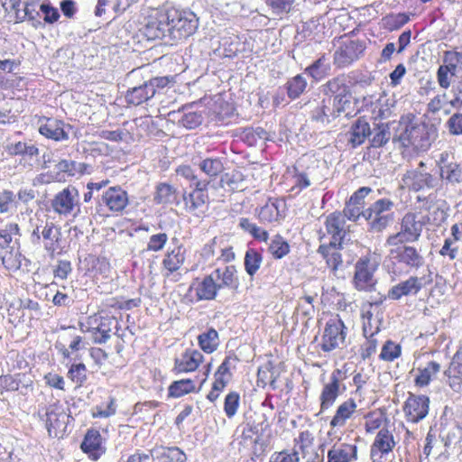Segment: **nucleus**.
Instances as JSON below:
<instances>
[{"label":"nucleus","mask_w":462,"mask_h":462,"mask_svg":"<svg viewBox=\"0 0 462 462\" xmlns=\"http://www.w3.org/2000/svg\"><path fill=\"white\" fill-rule=\"evenodd\" d=\"M399 134L393 137V143H400L402 147L425 152L431 146L438 136L437 128L425 123H399Z\"/></svg>","instance_id":"obj_1"},{"label":"nucleus","mask_w":462,"mask_h":462,"mask_svg":"<svg viewBox=\"0 0 462 462\" xmlns=\"http://www.w3.org/2000/svg\"><path fill=\"white\" fill-rule=\"evenodd\" d=\"M428 221L429 217L421 213H406L402 218L400 231L389 236L385 245L394 246L418 241Z\"/></svg>","instance_id":"obj_2"},{"label":"nucleus","mask_w":462,"mask_h":462,"mask_svg":"<svg viewBox=\"0 0 462 462\" xmlns=\"http://www.w3.org/2000/svg\"><path fill=\"white\" fill-rule=\"evenodd\" d=\"M394 203L389 199H380L363 210V217L367 221L369 231L383 232L394 220Z\"/></svg>","instance_id":"obj_3"},{"label":"nucleus","mask_w":462,"mask_h":462,"mask_svg":"<svg viewBox=\"0 0 462 462\" xmlns=\"http://www.w3.org/2000/svg\"><path fill=\"white\" fill-rule=\"evenodd\" d=\"M169 20L171 44L189 37L197 31L199 26L197 15L190 11L169 10Z\"/></svg>","instance_id":"obj_4"},{"label":"nucleus","mask_w":462,"mask_h":462,"mask_svg":"<svg viewBox=\"0 0 462 462\" xmlns=\"http://www.w3.org/2000/svg\"><path fill=\"white\" fill-rule=\"evenodd\" d=\"M172 78L168 76L155 77L143 84L129 89L125 95L128 104L139 106L155 96L171 81Z\"/></svg>","instance_id":"obj_5"},{"label":"nucleus","mask_w":462,"mask_h":462,"mask_svg":"<svg viewBox=\"0 0 462 462\" xmlns=\"http://www.w3.org/2000/svg\"><path fill=\"white\" fill-rule=\"evenodd\" d=\"M402 182L409 189L418 192L437 188L439 179L427 171L423 162H420L416 168L408 170L403 174Z\"/></svg>","instance_id":"obj_6"},{"label":"nucleus","mask_w":462,"mask_h":462,"mask_svg":"<svg viewBox=\"0 0 462 462\" xmlns=\"http://www.w3.org/2000/svg\"><path fill=\"white\" fill-rule=\"evenodd\" d=\"M379 262L376 256L367 254L358 259L355 265L354 285L358 291H370L375 284L374 273Z\"/></svg>","instance_id":"obj_7"},{"label":"nucleus","mask_w":462,"mask_h":462,"mask_svg":"<svg viewBox=\"0 0 462 462\" xmlns=\"http://www.w3.org/2000/svg\"><path fill=\"white\" fill-rule=\"evenodd\" d=\"M346 327L338 318L330 319L324 328L320 347L324 352H331L341 347L346 339Z\"/></svg>","instance_id":"obj_8"},{"label":"nucleus","mask_w":462,"mask_h":462,"mask_svg":"<svg viewBox=\"0 0 462 462\" xmlns=\"http://www.w3.org/2000/svg\"><path fill=\"white\" fill-rule=\"evenodd\" d=\"M344 374L340 369H335L330 374V381L323 385L319 395L320 411L323 412L333 406L337 398L346 389L341 385L344 380Z\"/></svg>","instance_id":"obj_9"},{"label":"nucleus","mask_w":462,"mask_h":462,"mask_svg":"<svg viewBox=\"0 0 462 462\" xmlns=\"http://www.w3.org/2000/svg\"><path fill=\"white\" fill-rule=\"evenodd\" d=\"M395 246V248H392L389 251L391 259L395 260L411 270H418L424 265L425 259L420 249L412 245H406L405 244Z\"/></svg>","instance_id":"obj_10"},{"label":"nucleus","mask_w":462,"mask_h":462,"mask_svg":"<svg viewBox=\"0 0 462 462\" xmlns=\"http://www.w3.org/2000/svg\"><path fill=\"white\" fill-rule=\"evenodd\" d=\"M430 402V398L426 395H416L409 393L402 407L407 421L418 423L425 419L429 413Z\"/></svg>","instance_id":"obj_11"},{"label":"nucleus","mask_w":462,"mask_h":462,"mask_svg":"<svg viewBox=\"0 0 462 462\" xmlns=\"http://www.w3.org/2000/svg\"><path fill=\"white\" fill-rule=\"evenodd\" d=\"M54 212L59 215H70L79 206V193L76 187L69 185L58 192L51 202Z\"/></svg>","instance_id":"obj_12"},{"label":"nucleus","mask_w":462,"mask_h":462,"mask_svg":"<svg viewBox=\"0 0 462 462\" xmlns=\"http://www.w3.org/2000/svg\"><path fill=\"white\" fill-rule=\"evenodd\" d=\"M209 185L210 180L197 181L190 184L191 190L189 192H183L182 198L187 212L196 214L206 205L208 201L207 190Z\"/></svg>","instance_id":"obj_13"},{"label":"nucleus","mask_w":462,"mask_h":462,"mask_svg":"<svg viewBox=\"0 0 462 462\" xmlns=\"http://www.w3.org/2000/svg\"><path fill=\"white\" fill-rule=\"evenodd\" d=\"M170 32L169 11L157 12L155 16L151 17L143 28V33L148 40L162 39L171 44Z\"/></svg>","instance_id":"obj_14"},{"label":"nucleus","mask_w":462,"mask_h":462,"mask_svg":"<svg viewBox=\"0 0 462 462\" xmlns=\"http://www.w3.org/2000/svg\"><path fill=\"white\" fill-rule=\"evenodd\" d=\"M365 51V45L359 41L346 39L342 41L334 53L335 64L339 68H345L358 60Z\"/></svg>","instance_id":"obj_15"},{"label":"nucleus","mask_w":462,"mask_h":462,"mask_svg":"<svg viewBox=\"0 0 462 462\" xmlns=\"http://www.w3.org/2000/svg\"><path fill=\"white\" fill-rule=\"evenodd\" d=\"M357 439L350 442L337 439L328 449L327 462H356L358 459Z\"/></svg>","instance_id":"obj_16"},{"label":"nucleus","mask_w":462,"mask_h":462,"mask_svg":"<svg viewBox=\"0 0 462 462\" xmlns=\"http://www.w3.org/2000/svg\"><path fill=\"white\" fill-rule=\"evenodd\" d=\"M395 446L393 434L387 429H381L371 446L370 456L373 462H383V459Z\"/></svg>","instance_id":"obj_17"},{"label":"nucleus","mask_w":462,"mask_h":462,"mask_svg":"<svg viewBox=\"0 0 462 462\" xmlns=\"http://www.w3.org/2000/svg\"><path fill=\"white\" fill-rule=\"evenodd\" d=\"M423 281L422 277L410 276L407 280L393 286L388 291L387 296L390 300H399L403 296L416 295L422 289Z\"/></svg>","instance_id":"obj_18"},{"label":"nucleus","mask_w":462,"mask_h":462,"mask_svg":"<svg viewBox=\"0 0 462 462\" xmlns=\"http://www.w3.org/2000/svg\"><path fill=\"white\" fill-rule=\"evenodd\" d=\"M345 217L341 212L336 211L329 214L325 220V227L328 236L329 243L333 245H342L346 235Z\"/></svg>","instance_id":"obj_19"},{"label":"nucleus","mask_w":462,"mask_h":462,"mask_svg":"<svg viewBox=\"0 0 462 462\" xmlns=\"http://www.w3.org/2000/svg\"><path fill=\"white\" fill-rule=\"evenodd\" d=\"M202 361L203 355L199 350L186 349L180 356L175 358L173 372L175 374L193 372Z\"/></svg>","instance_id":"obj_20"},{"label":"nucleus","mask_w":462,"mask_h":462,"mask_svg":"<svg viewBox=\"0 0 462 462\" xmlns=\"http://www.w3.org/2000/svg\"><path fill=\"white\" fill-rule=\"evenodd\" d=\"M103 203L113 212L122 211L128 204V196L122 188L111 187L102 196Z\"/></svg>","instance_id":"obj_21"},{"label":"nucleus","mask_w":462,"mask_h":462,"mask_svg":"<svg viewBox=\"0 0 462 462\" xmlns=\"http://www.w3.org/2000/svg\"><path fill=\"white\" fill-rule=\"evenodd\" d=\"M69 129L70 125H66L62 121L48 119L44 125L40 126L39 132L49 139L64 141L69 139Z\"/></svg>","instance_id":"obj_22"},{"label":"nucleus","mask_w":462,"mask_h":462,"mask_svg":"<svg viewBox=\"0 0 462 462\" xmlns=\"http://www.w3.org/2000/svg\"><path fill=\"white\" fill-rule=\"evenodd\" d=\"M441 366L436 361H429L416 369L414 383L418 387L428 386L440 372Z\"/></svg>","instance_id":"obj_23"},{"label":"nucleus","mask_w":462,"mask_h":462,"mask_svg":"<svg viewBox=\"0 0 462 462\" xmlns=\"http://www.w3.org/2000/svg\"><path fill=\"white\" fill-rule=\"evenodd\" d=\"M215 280H220V283H217L219 290L222 288H229L232 290H237L239 287V278L237 275V270L235 265H227L225 268H217L213 273Z\"/></svg>","instance_id":"obj_24"},{"label":"nucleus","mask_w":462,"mask_h":462,"mask_svg":"<svg viewBox=\"0 0 462 462\" xmlns=\"http://www.w3.org/2000/svg\"><path fill=\"white\" fill-rule=\"evenodd\" d=\"M450 233L451 236L445 239L439 254L442 256H448L450 260H454L458 254V248L454 244L462 240V221L454 224L450 228Z\"/></svg>","instance_id":"obj_25"},{"label":"nucleus","mask_w":462,"mask_h":462,"mask_svg":"<svg viewBox=\"0 0 462 462\" xmlns=\"http://www.w3.org/2000/svg\"><path fill=\"white\" fill-rule=\"evenodd\" d=\"M102 438L98 430L91 429L88 430L84 440L81 444V448L85 453L89 454L92 459L97 460L104 452L101 447Z\"/></svg>","instance_id":"obj_26"},{"label":"nucleus","mask_w":462,"mask_h":462,"mask_svg":"<svg viewBox=\"0 0 462 462\" xmlns=\"http://www.w3.org/2000/svg\"><path fill=\"white\" fill-rule=\"evenodd\" d=\"M357 404L352 398L343 402L335 412V415L330 420V426L332 428H341L345 426L346 420L350 419L353 414L356 411Z\"/></svg>","instance_id":"obj_27"},{"label":"nucleus","mask_w":462,"mask_h":462,"mask_svg":"<svg viewBox=\"0 0 462 462\" xmlns=\"http://www.w3.org/2000/svg\"><path fill=\"white\" fill-rule=\"evenodd\" d=\"M41 234L44 242V249L51 254H54L59 248V242L60 240L61 233L60 227L52 222H46L42 226Z\"/></svg>","instance_id":"obj_28"},{"label":"nucleus","mask_w":462,"mask_h":462,"mask_svg":"<svg viewBox=\"0 0 462 462\" xmlns=\"http://www.w3.org/2000/svg\"><path fill=\"white\" fill-rule=\"evenodd\" d=\"M342 245H333V243L320 245L318 253L326 260L328 266L334 272L342 264V255L339 252Z\"/></svg>","instance_id":"obj_29"},{"label":"nucleus","mask_w":462,"mask_h":462,"mask_svg":"<svg viewBox=\"0 0 462 462\" xmlns=\"http://www.w3.org/2000/svg\"><path fill=\"white\" fill-rule=\"evenodd\" d=\"M195 290L196 296L199 300H211L217 297L219 286H217V283L211 273L210 275L205 276L202 281L199 282Z\"/></svg>","instance_id":"obj_30"},{"label":"nucleus","mask_w":462,"mask_h":462,"mask_svg":"<svg viewBox=\"0 0 462 462\" xmlns=\"http://www.w3.org/2000/svg\"><path fill=\"white\" fill-rule=\"evenodd\" d=\"M68 419L66 413L57 412L53 408H48L45 412V424L50 436L57 437L59 432L65 429V420Z\"/></svg>","instance_id":"obj_31"},{"label":"nucleus","mask_w":462,"mask_h":462,"mask_svg":"<svg viewBox=\"0 0 462 462\" xmlns=\"http://www.w3.org/2000/svg\"><path fill=\"white\" fill-rule=\"evenodd\" d=\"M185 248L182 245L177 246L171 251L168 252L163 260L162 265L167 270L165 276L178 271L185 262Z\"/></svg>","instance_id":"obj_32"},{"label":"nucleus","mask_w":462,"mask_h":462,"mask_svg":"<svg viewBox=\"0 0 462 462\" xmlns=\"http://www.w3.org/2000/svg\"><path fill=\"white\" fill-rule=\"evenodd\" d=\"M284 206L282 200L277 199H269L268 201L260 208L258 217L263 222H275L282 217L281 208Z\"/></svg>","instance_id":"obj_33"},{"label":"nucleus","mask_w":462,"mask_h":462,"mask_svg":"<svg viewBox=\"0 0 462 462\" xmlns=\"http://www.w3.org/2000/svg\"><path fill=\"white\" fill-rule=\"evenodd\" d=\"M372 134L369 124L363 118H358L349 132L348 143L356 147L365 143L367 136Z\"/></svg>","instance_id":"obj_34"},{"label":"nucleus","mask_w":462,"mask_h":462,"mask_svg":"<svg viewBox=\"0 0 462 462\" xmlns=\"http://www.w3.org/2000/svg\"><path fill=\"white\" fill-rule=\"evenodd\" d=\"M55 168L59 172L66 173L70 177L89 174L91 171V166L89 164L71 160H61L55 165Z\"/></svg>","instance_id":"obj_35"},{"label":"nucleus","mask_w":462,"mask_h":462,"mask_svg":"<svg viewBox=\"0 0 462 462\" xmlns=\"http://www.w3.org/2000/svg\"><path fill=\"white\" fill-rule=\"evenodd\" d=\"M151 453L156 454V458L163 462H187V455L178 447H164L153 448Z\"/></svg>","instance_id":"obj_36"},{"label":"nucleus","mask_w":462,"mask_h":462,"mask_svg":"<svg viewBox=\"0 0 462 462\" xmlns=\"http://www.w3.org/2000/svg\"><path fill=\"white\" fill-rule=\"evenodd\" d=\"M195 164L208 178L206 180L210 181L216 177H217L224 171L222 160L217 157L206 158L200 160L199 162Z\"/></svg>","instance_id":"obj_37"},{"label":"nucleus","mask_w":462,"mask_h":462,"mask_svg":"<svg viewBox=\"0 0 462 462\" xmlns=\"http://www.w3.org/2000/svg\"><path fill=\"white\" fill-rule=\"evenodd\" d=\"M445 375L448 377V383L450 388L455 392L462 391V363L453 360L449 366L445 371Z\"/></svg>","instance_id":"obj_38"},{"label":"nucleus","mask_w":462,"mask_h":462,"mask_svg":"<svg viewBox=\"0 0 462 462\" xmlns=\"http://www.w3.org/2000/svg\"><path fill=\"white\" fill-rule=\"evenodd\" d=\"M322 91L327 97H335L350 91L344 76H338L328 80L322 86Z\"/></svg>","instance_id":"obj_39"},{"label":"nucleus","mask_w":462,"mask_h":462,"mask_svg":"<svg viewBox=\"0 0 462 462\" xmlns=\"http://www.w3.org/2000/svg\"><path fill=\"white\" fill-rule=\"evenodd\" d=\"M198 343L205 353H213L219 346L217 331L213 328H208L206 332L199 335Z\"/></svg>","instance_id":"obj_40"},{"label":"nucleus","mask_w":462,"mask_h":462,"mask_svg":"<svg viewBox=\"0 0 462 462\" xmlns=\"http://www.w3.org/2000/svg\"><path fill=\"white\" fill-rule=\"evenodd\" d=\"M443 63L440 67L448 72L459 73L462 71V52L456 51H446L442 57Z\"/></svg>","instance_id":"obj_41"},{"label":"nucleus","mask_w":462,"mask_h":462,"mask_svg":"<svg viewBox=\"0 0 462 462\" xmlns=\"http://www.w3.org/2000/svg\"><path fill=\"white\" fill-rule=\"evenodd\" d=\"M308 86L306 79L301 75L298 74L290 79L284 85V88L287 92L289 98L294 100L306 90Z\"/></svg>","instance_id":"obj_42"},{"label":"nucleus","mask_w":462,"mask_h":462,"mask_svg":"<svg viewBox=\"0 0 462 462\" xmlns=\"http://www.w3.org/2000/svg\"><path fill=\"white\" fill-rule=\"evenodd\" d=\"M330 69L329 63L325 55L316 60L312 64L308 66L304 73L314 79L316 81L322 79Z\"/></svg>","instance_id":"obj_43"},{"label":"nucleus","mask_w":462,"mask_h":462,"mask_svg":"<svg viewBox=\"0 0 462 462\" xmlns=\"http://www.w3.org/2000/svg\"><path fill=\"white\" fill-rule=\"evenodd\" d=\"M371 146L380 148L385 145L394 135L392 134L391 125L389 124L379 125L371 134Z\"/></svg>","instance_id":"obj_44"},{"label":"nucleus","mask_w":462,"mask_h":462,"mask_svg":"<svg viewBox=\"0 0 462 462\" xmlns=\"http://www.w3.org/2000/svg\"><path fill=\"white\" fill-rule=\"evenodd\" d=\"M262 262L263 256L258 251L253 248L246 250L244 258V265L248 275L253 277L260 269Z\"/></svg>","instance_id":"obj_45"},{"label":"nucleus","mask_w":462,"mask_h":462,"mask_svg":"<svg viewBox=\"0 0 462 462\" xmlns=\"http://www.w3.org/2000/svg\"><path fill=\"white\" fill-rule=\"evenodd\" d=\"M440 180H445L448 183L456 184L459 183L462 179V169L457 162L444 165L439 171Z\"/></svg>","instance_id":"obj_46"},{"label":"nucleus","mask_w":462,"mask_h":462,"mask_svg":"<svg viewBox=\"0 0 462 462\" xmlns=\"http://www.w3.org/2000/svg\"><path fill=\"white\" fill-rule=\"evenodd\" d=\"M328 97L332 101L338 116H340L343 114L346 116L351 115V113L353 112L351 110L353 98L351 91L342 95H338V97L335 96Z\"/></svg>","instance_id":"obj_47"},{"label":"nucleus","mask_w":462,"mask_h":462,"mask_svg":"<svg viewBox=\"0 0 462 462\" xmlns=\"http://www.w3.org/2000/svg\"><path fill=\"white\" fill-rule=\"evenodd\" d=\"M195 390V383L190 379H182L173 382L169 386V396L173 398H180L187 393Z\"/></svg>","instance_id":"obj_48"},{"label":"nucleus","mask_w":462,"mask_h":462,"mask_svg":"<svg viewBox=\"0 0 462 462\" xmlns=\"http://www.w3.org/2000/svg\"><path fill=\"white\" fill-rule=\"evenodd\" d=\"M176 189L173 186L168 183H160L156 187V194L154 196V201L157 204H168L171 203L175 195Z\"/></svg>","instance_id":"obj_49"},{"label":"nucleus","mask_w":462,"mask_h":462,"mask_svg":"<svg viewBox=\"0 0 462 462\" xmlns=\"http://www.w3.org/2000/svg\"><path fill=\"white\" fill-rule=\"evenodd\" d=\"M269 252L275 259H282L290 252V246L281 236L277 235L271 241Z\"/></svg>","instance_id":"obj_50"},{"label":"nucleus","mask_w":462,"mask_h":462,"mask_svg":"<svg viewBox=\"0 0 462 462\" xmlns=\"http://www.w3.org/2000/svg\"><path fill=\"white\" fill-rule=\"evenodd\" d=\"M68 377L78 386H81L87 380V368L82 363L73 364L68 371Z\"/></svg>","instance_id":"obj_51"},{"label":"nucleus","mask_w":462,"mask_h":462,"mask_svg":"<svg viewBox=\"0 0 462 462\" xmlns=\"http://www.w3.org/2000/svg\"><path fill=\"white\" fill-rule=\"evenodd\" d=\"M15 195L5 189L0 192V213H13L16 208Z\"/></svg>","instance_id":"obj_52"},{"label":"nucleus","mask_w":462,"mask_h":462,"mask_svg":"<svg viewBox=\"0 0 462 462\" xmlns=\"http://www.w3.org/2000/svg\"><path fill=\"white\" fill-rule=\"evenodd\" d=\"M401 355V346L398 344L393 343V341H386L383 345L382 351L380 353V359L387 362H392Z\"/></svg>","instance_id":"obj_53"},{"label":"nucleus","mask_w":462,"mask_h":462,"mask_svg":"<svg viewBox=\"0 0 462 462\" xmlns=\"http://www.w3.org/2000/svg\"><path fill=\"white\" fill-rule=\"evenodd\" d=\"M239 402L240 396L236 392H231L226 396L224 411L227 418L231 419L236 414L239 407Z\"/></svg>","instance_id":"obj_54"},{"label":"nucleus","mask_w":462,"mask_h":462,"mask_svg":"<svg viewBox=\"0 0 462 462\" xmlns=\"http://www.w3.org/2000/svg\"><path fill=\"white\" fill-rule=\"evenodd\" d=\"M203 119L201 113L189 111L183 114L180 122L187 129H194L202 124Z\"/></svg>","instance_id":"obj_55"},{"label":"nucleus","mask_w":462,"mask_h":462,"mask_svg":"<svg viewBox=\"0 0 462 462\" xmlns=\"http://www.w3.org/2000/svg\"><path fill=\"white\" fill-rule=\"evenodd\" d=\"M269 462H300L299 452L288 449L274 452L270 457Z\"/></svg>","instance_id":"obj_56"},{"label":"nucleus","mask_w":462,"mask_h":462,"mask_svg":"<svg viewBox=\"0 0 462 462\" xmlns=\"http://www.w3.org/2000/svg\"><path fill=\"white\" fill-rule=\"evenodd\" d=\"M39 15V12L36 10V5L34 2H24V7L23 10L18 9L15 17L18 21H23L28 18L29 20H33L36 16Z\"/></svg>","instance_id":"obj_57"},{"label":"nucleus","mask_w":462,"mask_h":462,"mask_svg":"<svg viewBox=\"0 0 462 462\" xmlns=\"http://www.w3.org/2000/svg\"><path fill=\"white\" fill-rule=\"evenodd\" d=\"M168 241V236L165 233L152 235L147 243V250L159 252L163 249Z\"/></svg>","instance_id":"obj_58"},{"label":"nucleus","mask_w":462,"mask_h":462,"mask_svg":"<svg viewBox=\"0 0 462 462\" xmlns=\"http://www.w3.org/2000/svg\"><path fill=\"white\" fill-rule=\"evenodd\" d=\"M274 14H280L289 13L292 7L294 0H264Z\"/></svg>","instance_id":"obj_59"},{"label":"nucleus","mask_w":462,"mask_h":462,"mask_svg":"<svg viewBox=\"0 0 462 462\" xmlns=\"http://www.w3.org/2000/svg\"><path fill=\"white\" fill-rule=\"evenodd\" d=\"M446 125L452 135H462V114L455 113L447 121Z\"/></svg>","instance_id":"obj_60"},{"label":"nucleus","mask_w":462,"mask_h":462,"mask_svg":"<svg viewBox=\"0 0 462 462\" xmlns=\"http://www.w3.org/2000/svg\"><path fill=\"white\" fill-rule=\"evenodd\" d=\"M454 76H457V74L448 72L447 69L439 66L436 73L437 82L441 88L448 89L451 85V79Z\"/></svg>","instance_id":"obj_61"},{"label":"nucleus","mask_w":462,"mask_h":462,"mask_svg":"<svg viewBox=\"0 0 462 462\" xmlns=\"http://www.w3.org/2000/svg\"><path fill=\"white\" fill-rule=\"evenodd\" d=\"M363 210L360 206L351 205V202L347 201L341 214L345 217L346 221V219L356 221L360 217H363Z\"/></svg>","instance_id":"obj_62"},{"label":"nucleus","mask_w":462,"mask_h":462,"mask_svg":"<svg viewBox=\"0 0 462 462\" xmlns=\"http://www.w3.org/2000/svg\"><path fill=\"white\" fill-rule=\"evenodd\" d=\"M41 11L44 14V22L47 23H53L60 18V13L57 8L52 7L49 4H42L40 6Z\"/></svg>","instance_id":"obj_63"},{"label":"nucleus","mask_w":462,"mask_h":462,"mask_svg":"<svg viewBox=\"0 0 462 462\" xmlns=\"http://www.w3.org/2000/svg\"><path fill=\"white\" fill-rule=\"evenodd\" d=\"M372 192L369 187H361L349 199L351 205L360 206L362 208L365 204V199Z\"/></svg>","instance_id":"obj_64"}]
</instances>
